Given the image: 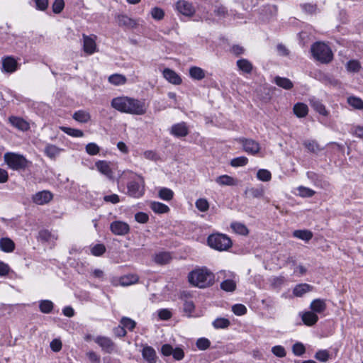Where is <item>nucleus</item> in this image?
<instances>
[{
  "mask_svg": "<svg viewBox=\"0 0 363 363\" xmlns=\"http://www.w3.org/2000/svg\"><path fill=\"white\" fill-rule=\"evenodd\" d=\"M310 308L315 313H323L326 309L325 301L320 298L315 299L311 303Z\"/></svg>",
  "mask_w": 363,
  "mask_h": 363,
  "instance_id": "24",
  "label": "nucleus"
},
{
  "mask_svg": "<svg viewBox=\"0 0 363 363\" xmlns=\"http://www.w3.org/2000/svg\"><path fill=\"white\" fill-rule=\"evenodd\" d=\"M127 184V194L139 199L145 194V181L142 176L135 174Z\"/></svg>",
  "mask_w": 363,
  "mask_h": 363,
  "instance_id": "3",
  "label": "nucleus"
},
{
  "mask_svg": "<svg viewBox=\"0 0 363 363\" xmlns=\"http://www.w3.org/2000/svg\"><path fill=\"white\" fill-rule=\"evenodd\" d=\"M231 228L236 233H238L242 235H246L248 234L247 228L242 223L238 222L232 223L230 225Z\"/></svg>",
  "mask_w": 363,
  "mask_h": 363,
  "instance_id": "40",
  "label": "nucleus"
},
{
  "mask_svg": "<svg viewBox=\"0 0 363 363\" xmlns=\"http://www.w3.org/2000/svg\"><path fill=\"white\" fill-rule=\"evenodd\" d=\"M96 38L95 35L88 36L83 34V49L86 53L91 55L96 52Z\"/></svg>",
  "mask_w": 363,
  "mask_h": 363,
  "instance_id": "14",
  "label": "nucleus"
},
{
  "mask_svg": "<svg viewBox=\"0 0 363 363\" xmlns=\"http://www.w3.org/2000/svg\"><path fill=\"white\" fill-rule=\"evenodd\" d=\"M106 252V247L103 244H96L91 249V252L94 256H101Z\"/></svg>",
  "mask_w": 363,
  "mask_h": 363,
  "instance_id": "58",
  "label": "nucleus"
},
{
  "mask_svg": "<svg viewBox=\"0 0 363 363\" xmlns=\"http://www.w3.org/2000/svg\"><path fill=\"white\" fill-rule=\"evenodd\" d=\"M121 324L125 328H128L129 330L133 331L135 328L136 323L127 317H123L121 320Z\"/></svg>",
  "mask_w": 363,
  "mask_h": 363,
  "instance_id": "50",
  "label": "nucleus"
},
{
  "mask_svg": "<svg viewBox=\"0 0 363 363\" xmlns=\"http://www.w3.org/2000/svg\"><path fill=\"white\" fill-rule=\"evenodd\" d=\"M52 199V194L49 191H42L33 196V201L38 205H44L50 202Z\"/></svg>",
  "mask_w": 363,
  "mask_h": 363,
  "instance_id": "15",
  "label": "nucleus"
},
{
  "mask_svg": "<svg viewBox=\"0 0 363 363\" xmlns=\"http://www.w3.org/2000/svg\"><path fill=\"white\" fill-rule=\"evenodd\" d=\"M60 129L63 131L65 133L67 134L68 135L74 137V138H82L84 136V133L82 130L79 129H75L72 128L65 127V126H60Z\"/></svg>",
  "mask_w": 363,
  "mask_h": 363,
  "instance_id": "39",
  "label": "nucleus"
},
{
  "mask_svg": "<svg viewBox=\"0 0 363 363\" xmlns=\"http://www.w3.org/2000/svg\"><path fill=\"white\" fill-rule=\"evenodd\" d=\"M294 238L308 242L313 238V233L309 230H296L293 232Z\"/></svg>",
  "mask_w": 363,
  "mask_h": 363,
  "instance_id": "27",
  "label": "nucleus"
},
{
  "mask_svg": "<svg viewBox=\"0 0 363 363\" xmlns=\"http://www.w3.org/2000/svg\"><path fill=\"white\" fill-rule=\"evenodd\" d=\"M257 177L262 182H268L272 178L271 172L265 169H259L257 172Z\"/></svg>",
  "mask_w": 363,
  "mask_h": 363,
  "instance_id": "49",
  "label": "nucleus"
},
{
  "mask_svg": "<svg viewBox=\"0 0 363 363\" xmlns=\"http://www.w3.org/2000/svg\"><path fill=\"white\" fill-rule=\"evenodd\" d=\"M292 352L296 356H301L306 352V348L301 342H296L292 347Z\"/></svg>",
  "mask_w": 363,
  "mask_h": 363,
  "instance_id": "56",
  "label": "nucleus"
},
{
  "mask_svg": "<svg viewBox=\"0 0 363 363\" xmlns=\"http://www.w3.org/2000/svg\"><path fill=\"white\" fill-rule=\"evenodd\" d=\"M301 319L305 325L312 326L317 323L318 317L315 313L311 311L304 312L301 315Z\"/></svg>",
  "mask_w": 363,
  "mask_h": 363,
  "instance_id": "22",
  "label": "nucleus"
},
{
  "mask_svg": "<svg viewBox=\"0 0 363 363\" xmlns=\"http://www.w3.org/2000/svg\"><path fill=\"white\" fill-rule=\"evenodd\" d=\"M216 182L221 186H234L236 184L234 178L226 174L217 177Z\"/></svg>",
  "mask_w": 363,
  "mask_h": 363,
  "instance_id": "36",
  "label": "nucleus"
},
{
  "mask_svg": "<svg viewBox=\"0 0 363 363\" xmlns=\"http://www.w3.org/2000/svg\"><path fill=\"white\" fill-rule=\"evenodd\" d=\"M99 147L94 143H90L86 146V151L90 155H96L99 152Z\"/></svg>",
  "mask_w": 363,
  "mask_h": 363,
  "instance_id": "59",
  "label": "nucleus"
},
{
  "mask_svg": "<svg viewBox=\"0 0 363 363\" xmlns=\"http://www.w3.org/2000/svg\"><path fill=\"white\" fill-rule=\"evenodd\" d=\"M163 77L170 83L179 85L182 83V79L179 75L174 70L166 68L163 71Z\"/></svg>",
  "mask_w": 363,
  "mask_h": 363,
  "instance_id": "18",
  "label": "nucleus"
},
{
  "mask_svg": "<svg viewBox=\"0 0 363 363\" xmlns=\"http://www.w3.org/2000/svg\"><path fill=\"white\" fill-rule=\"evenodd\" d=\"M176 9L180 13L186 16H191L196 11L192 4L185 0L179 1L176 4Z\"/></svg>",
  "mask_w": 363,
  "mask_h": 363,
  "instance_id": "13",
  "label": "nucleus"
},
{
  "mask_svg": "<svg viewBox=\"0 0 363 363\" xmlns=\"http://www.w3.org/2000/svg\"><path fill=\"white\" fill-rule=\"evenodd\" d=\"M174 192L168 188H162L159 191V196L164 201H170L173 198Z\"/></svg>",
  "mask_w": 363,
  "mask_h": 363,
  "instance_id": "48",
  "label": "nucleus"
},
{
  "mask_svg": "<svg viewBox=\"0 0 363 363\" xmlns=\"http://www.w3.org/2000/svg\"><path fill=\"white\" fill-rule=\"evenodd\" d=\"M128 113L132 115L142 116L147 110V105L145 100H139L129 97Z\"/></svg>",
  "mask_w": 363,
  "mask_h": 363,
  "instance_id": "6",
  "label": "nucleus"
},
{
  "mask_svg": "<svg viewBox=\"0 0 363 363\" xmlns=\"http://www.w3.org/2000/svg\"><path fill=\"white\" fill-rule=\"evenodd\" d=\"M302 9L308 14L315 13L317 11V6L315 4H304L301 6Z\"/></svg>",
  "mask_w": 363,
  "mask_h": 363,
  "instance_id": "64",
  "label": "nucleus"
},
{
  "mask_svg": "<svg viewBox=\"0 0 363 363\" xmlns=\"http://www.w3.org/2000/svg\"><path fill=\"white\" fill-rule=\"evenodd\" d=\"M62 150V149L54 145L48 144L45 147L44 152L49 158L55 159Z\"/></svg>",
  "mask_w": 363,
  "mask_h": 363,
  "instance_id": "31",
  "label": "nucleus"
},
{
  "mask_svg": "<svg viewBox=\"0 0 363 363\" xmlns=\"http://www.w3.org/2000/svg\"><path fill=\"white\" fill-rule=\"evenodd\" d=\"M347 103L354 108L363 109V101L359 97L350 96L347 98Z\"/></svg>",
  "mask_w": 363,
  "mask_h": 363,
  "instance_id": "46",
  "label": "nucleus"
},
{
  "mask_svg": "<svg viewBox=\"0 0 363 363\" xmlns=\"http://www.w3.org/2000/svg\"><path fill=\"white\" fill-rule=\"evenodd\" d=\"M248 159L246 157L241 156L236 158H234L231 160L230 164L233 167H241L245 166L247 164Z\"/></svg>",
  "mask_w": 363,
  "mask_h": 363,
  "instance_id": "52",
  "label": "nucleus"
},
{
  "mask_svg": "<svg viewBox=\"0 0 363 363\" xmlns=\"http://www.w3.org/2000/svg\"><path fill=\"white\" fill-rule=\"evenodd\" d=\"M171 135L176 138H183L189 135V128L185 122L174 124L169 130Z\"/></svg>",
  "mask_w": 363,
  "mask_h": 363,
  "instance_id": "12",
  "label": "nucleus"
},
{
  "mask_svg": "<svg viewBox=\"0 0 363 363\" xmlns=\"http://www.w3.org/2000/svg\"><path fill=\"white\" fill-rule=\"evenodd\" d=\"M118 23L120 26L133 27L135 22L125 15H119L118 16Z\"/></svg>",
  "mask_w": 363,
  "mask_h": 363,
  "instance_id": "44",
  "label": "nucleus"
},
{
  "mask_svg": "<svg viewBox=\"0 0 363 363\" xmlns=\"http://www.w3.org/2000/svg\"><path fill=\"white\" fill-rule=\"evenodd\" d=\"M127 79L126 77L120 74H113L108 77V82L113 85H123L125 84Z\"/></svg>",
  "mask_w": 363,
  "mask_h": 363,
  "instance_id": "37",
  "label": "nucleus"
},
{
  "mask_svg": "<svg viewBox=\"0 0 363 363\" xmlns=\"http://www.w3.org/2000/svg\"><path fill=\"white\" fill-rule=\"evenodd\" d=\"M361 68L360 63L357 60H350L347 63V69L350 72H357Z\"/></svg>",
  "mask_w": 363,
  "mask_h": 363,
  "instance_id": "57",
  "label": "nucleus"
},
{
  "mask_svg": "<svg viewBox=\"0 0 363 363\" xmlns=\"http://www.w3.org/2000/svg\"><path fill=\"white\" fill-rule=\"evenodd\" d=\"M232 311L237 315H242L247 313V308L242 304H235L232 307Z\"/></svg>",
  "mask_w": 363,
  "mask_h": 363,
  "instance_id": "61",
  "label": "nucleus"
},
{
  "mask_svg": "<svg viewBox=\"0 0 363 363\" xmlns=\"http://www.w3.org/2000/svg\"><path fill=\"white\" fill-rule=\"evenodd\" d=\"M53 306V303L50 300H43L39 304V308L43 313H50L52 311Z\"/></svg>",
  "mask_w": 363,
  "mask_h": 363,
  "instance_id": "42",
  "label": "nucleus"
},
{
  "mask_svg": "<svg viewBox=\"0 0 363 363\" xmlns=\"http://www.w3.org/2000/svg\"><path fill=\"white\" fill-rule=\"evenodd\" d=\"M2 67L4 72L12 73L17 69L18 63L14 58L6 57L3 60Z\"/></svg>",
  "mask_w": 363,
  "mask_h": 363,
  "instance_id": "20",
  "label": "nucleus"
},
{
  "mask_svg": "<svg viewBox=\"0 0 363 363\" xmlns=\"http://www.w3.org/2000/svg\"><path fill=\"white\" fill-rule=\"evenodd\" d=\"M264 189L262 187H250L246 188L245 195L249 199H259L264 196Z\"/></svg>",
  "mask_w": 363,
  "mask_h": 363,
  "instance_id": "21",
  "label": "nucleus"
},
{
  "mask_svg": "<svg viewBox=\"0 0 363 363\" xmlns=\"http://www.w3.org/2000/svg\"><path fill=\"white\" fill-rule=\"evenodd\" d=\"M272 352L278 357H284L286 355L284 347L281 345H276L272 347Z\"/></svg>",
  "mask_w": 363,
  "mask_h": 363,
  "instance_id": "60",
  "label": "nucleus"
},
{
  "mask_svg": "<svg viewBox=\"0 0 363 363\" xmlns=\"http://www.w3.org/2000/svg\"><path fill=\"white\" fill-rule=\"evenodd\" d=\"M152 17L155 20H161L164 18V13L162 9L155 7L151 11Z\"/></svg>",
  "mask_w": 363,
  "mask_h": 363,
  "instance_id": "62",
  "label": "nucleus"
},
{
  "mask_svg": "<svg viewBox=\"0 0 363 363\" xmlns=\"http://www.w3.org/2000/svg\"><path fill=\"white\" fill-rule=\"evenodd\" d=\"M110 230L114 235L123 236L129 233L130 226L125 222L116 220L111 223Z\"/></svg>",
  "mask_w": 363,
  "mask_h": 363,
  "instance_id": "9",
  "label": "nucleus"
},
{
  "mask_svg": "<svg viewBox=\"0 0 363 363\" xmlns=\"http://www.w3.org/2000/svg\"><path fill=\"white\" fill-rule=\"evenodd\" d=\"M138 279L139 277L136 274H127L120 278L119 284L123 286H128L137 283Z\"/></svg>",
  "mask_w": 363,
  "mask_h": 363,
  "instance_id": "28",
  "label": "nucleus"
},
{
  "mask_svg": "<svg viewBox=\"0 0 363 363\" xmlns=\"http://www.w3.org/2000/svg\"><path fill=\"white\" fill-rule=\"evenodd\" d=\"M188 279L191 285L204 289L213 284L215 275L206 267H201L191 271L188 275Z\"/></svg>",
  "mask_w": 363,
  "mask_h": 363,
  "instance_id": "1",
  "label": "nucleus"
},
{
  "mask_svg": "<svg viewBox=\"0 0 363 363\" xmlns=\"http://www.w3.org/2000/svg\"><path fill=\"white\" fill-rule=\"evenodd\" d=\"M5 162L13 170L26 169L30 162L22 155L14 152H6L4 155Z\"/></svg>",
  "mask_w": 363,
  "mask_h": 363,
  "instance_id": "2",
  "label": "nucleus"
},
{
  "mask_svg": "<svg viewBox=\"0 0 363 363\" xmlns=\"http://www.w3.org/2000/svg\"><path fill=\"white\" fill-rule=\"evenodd\" d=\"M207 242L211 248L218 251L227 250L232 246L231 240L227 235L221 233L209 235Z\"/></svg>",
  "mask_w": 363,
  "mask_h": 363,
  "instance_id": "4",
  "label": "nucleus"
},
{
  "mask_svg": "<svg viewBox=\"0 0 363 363\" xmlns=\"http://www.w3.org/2000/svg\"><path fill=\"white\" fill-rule=\"evenodd\" d=\"M304 147L310 152L317 153L321 148L315 140H306L303 142Z\"/></svg>",
  "mask_w": 363,
  "mask_h": 363,
  "instance_id": "43",
  "label": "nucleus"
},
{
  "mask_svg": "<svg viewBox=\"0 0 363 363\" xmlns=\"http://www.w3.org/2000/svg\"><path fill=\"white\" fill-rule=\"evenodd\" d=\"M97 169L107 178L111 179L113 177V171L110 167V164L106 161L99 160L95 164Z\"/></svg>",
  "mask_w": 363,
  "mask_h": 363,
  "instance_id": "16",
  "label": "nucleus"
},
{
  "mask_svg": "<svg viewBox=\"0 0 363 363\" xmlns=\"http://www.w3.org/2000/svg\"><path fill=\"white\" fill-rule=\"evenodd\" d=\"M151 209L157 213H167L169 211V208L160 202H152L150 205Z\"/></svg>",
  "mask_w": 363,
  "mask_h": 363,
  "instance_id": "38",
  "label": "nucleus"
},
{
  "mask_svg": "<svg viewBox=\"0 0 363 363\" xmlns=\"http://www.w3.org/2000/svg\"><path fill=\"white\" fill-rule=\"evenodd\" d=\"M0 247L1 250L10 252L14 250L15 245L11 239L4 238L0 240Z\"/></svg>",
  "mask_w": 363,
  "mask_h": 363,
  "instance_id": "35",
  "label": "nucleus"
},
{
  "mask_svg": "<svg viewBox=\"0 0 363 363\" xmlns=\"http://www.w3.org/2000/svg\"><path fill=\"white\" fill-rule=\"evenodd\" d=\"M172 256L169 252H161L156 254L154 258V261L159 264H166L170 262Z\"/></svg>",
  "mask_w": 363,
  "mask_h": 363,
  "instance_id": "32",
  "label": "nucleus"
},
{
  "mask_svg": "<svg viewBox=\"0 0 363 363\" xmlns=\"http://www.w3.org/2000/svg\"><path fill=\"white\" fill-rule=\"evenodd\" d=\"M315 357L318 361L322 362H325L329 359L330 354L329 352L326 350H318L315 354Z\"/></svg>",
  "mask_w": 363,
  "mask_h": 363,
  "instance_id": "55",
  "label": "nucleus"
},
{
  "mask_svg": "<svg viewBox=\"0 0 363 363\" xmlns=\"http://www.w3.org/2000/svg\"><path fill=\"white\" fill-rule=\"evenodd\" d=\"M196 207L201 212H206L209 208L208 202L205 199H199L196 201Z\"/></svg>",
  "mask_w": 363,
  "mask_h": 363,
  "instance_id": "53",
  "label": "nucleus"
},
{
  "mask_svg": "<svg viewBox=\"0 0 363 363\" xmlns=\"http://www.w3.org/2000/svg\"><path fill=\"white\" fill-rule=\"evenodd\" d=\"M313 288L312 286L308 284H300L294 287L293 294L296 296L301 297L306 293L312 291Z\"/></svg>",
  "mask_w": 363,
  "mask_h": 363,
  "instance_id": "26",
  "label": "nucleus"
},
{
  "mask_svg": "<svg viewBox=\"0 0 363 363\" xmlns=\"http://www.w3.org/2000/svg\"><path fill=\"white\" fill-rule=\"evenodd\" d=\"M274 81L277 86L284 89H291L294 86L292 82L286 77H281L277 76L274 78Z\"/></svg>",
  "mask_w": 363,
  "mask_h": 363,
  "instance_id": "33",
  "label": "nucleus"
},
{
  "mask_svg": "<svg viewBox=\"0 0 363 363\" xmlns=\"http://www.w3.org/2000/svg\"><path fill=\"white\" fill-rule=\"evenodd\" d=\"M161 352L164 356L172 355L174 359L179 361L182 360L184 357V352L180 347H176L175 349L169 344H165L162 346Z\"/></svg>",
  "mask_w": 363,
  "mask_h": 363,
  "instance_id": "10",
  "label": "nucleus"
},
{
  "mask_svg": "<svg viewBox=\"0 0 363 363\" xmlns=\"http://www.w3.org/2000/svg\"><path fill=\"white\" fill-rule=\"evenodd\" d=\"M313 56L322 63H328L333 59L330 48L323 43H315L311 47Z\"/></svg>",
  "mask_w": 363,
  "mask_h": 363,
  "instance_id": "5",
  "label": "nucleus"
},
{
  "mask_svg": "<svg viewBox=\"0 0 363 363\" xmlns=\"http://www.w3.org/2000/svg\"><path fill=\"white\" fill-rule=\"evenodd\" d=\"M311 106L320 114L326 116L328 114V112L325 109V106L317 99L315 97L311 98L309 99Z\"/></svg>",
  "mask_w": 363,
  "mask_h": 363,
  "instance_id": "23",
  "label": "nucleus"
},
{
  "mask_svg": "<svg viewBox=\"0 0 363 363\" xmlns=\"http://www.w3.org/2000/svg\"><path fill=\"white\" fill-rule=\"evenodd\" d=\"M128 103L129 97L118 96L112 99L111 106L120 112L128 113Z\"/></svg>",
  "mask_w": 363,
  "mask_h": 363,
  "instance_id": "11",
  "label": "nucleus"
},
{
  "mask_svg": "<svg viewBox=\"0 0 363 363\" xmlns=\"http://www.w3.org/2000/svg\"><path fill=\"white\" fill-rule=\"evenodd\" d=\"M239 70L245 74H250L253 69L252 64L247 59L242 58L236 62Z\"/></svg>",
  "mask_w": 363,
  "mask_h": 363,
  "instance_id": "25",
  "label": "nucleus"
},
{
  "mask_svg": "<svg viewBox=\"0 0 363 363\" xmlns=\"http://www.w3.org/2000/svg\"><path fill=\"white\" fill-rule=\"evenodd\" d=\"M297 190L298 195L303 198L312 197L315 194V191L313 189L303 186L298 187Z\"/></svg>",
  "mask_w": 363,
  "mask_h": 363,
  "instance_id": "47",
  "label": "nucleus"
},
{
  "mask_svg": "<svg viewBox=\"0 0 363 363\" xmlns=\"http://www.w3.org/2000/svg\"><path fill=\"white\" fill-rule=\"evenodd\" d=\"M9 121L13 127L23 131L27 130L30 128L28 123L20 117L11 116L9 118Z\"/></svg>",
  "mask_w": 363,
  "mask_h": 363,
  "instance_id": "19",
  "label": "nucleus"
},
{
  "mask_svg": "<svg viewBox=\"0 0 363 363\" xmlns=\"http://www.w3.org/2000/svg\"><path fill=\"white\" fill-rule=\"evenodd\" d=\"M230 324V320L225 318H218L213 322V325L216 329L227 328Z\"/></svg>",
  "mask_w": 363,
  "mask_h": 363,
  "instance_id": "45",
  "label": "nucleus"
},
{
  "mask_svg": "<svg viewBox=\"0 0 363 363\" xmlns=\"http://www.w3.org/2000/svg\"><path fill=\"white\" fill-rule=\"evenodd\" d=\"M220 289L227 292H233L236 289V283L232 279H226L220 283Z\"/></svg>",
  "mask_w": 363,
  "mask_h": 363,
  "instance_id": "41",
  "label": "nucleus"
},
{
  "mask_svg": "<svg viewBox=\"0 0 363 363\" xmlns=\"http://www.w3.org/2000/svg\"><path fill=\"white\" fill-rule=\"evenodd\" d=\"M213 13L216 16L225 18L228 15V11L226 7L223 5L215 6Z\"/></svg>",
  "mask_w": 363,
  "mask_h": 363,
  "instance_id": "51",
  "label": "nucleus"
},
{
  "mask_svg": "<svg viewBox=\"0 0 363 363\" xmlns=\"http://www.w3.org/2000/svg\"><path fill=\"white\" fill-rule=\"evenodd\" d=\"M294 113L298 118L305 117L308 112L307 105L303 103H297L294 106Z\"/></svg>",
  "mask_w": 363,
  "mask_h": 363,
  "instance_id": "30",
  "label": "nucleus"
},
{
  "mask_svg": "<svg viewBox=\"0 0 363 363\" xmlns=\"http://www.w3.org/2000/svg\"><path fill=\"white\" fill-rule=\"evenodd\" d=\"M72 118L79 123H87L91 119V116L89 112L84 110H79L74 113Z\"/></svg>",
  "mask_w": 363,
  "mask_h": 363,
  "instance_id": "29",
  "label": "nucleus"
},
{
  "mask_svg": "<svg viewBox=\"0 0 363 363\" xmlns=\"http://www.w3.org/2000/svg\"><path fill=\"white\" fill-rule=\"evenodd\" d=\"M196 345L200 350H205L210 347L211 342L207 338L201 337L197 340Z\"/></svg>",
  "mask_w": 363,
  "mask_h": 363,
  "instance_id": "54",
  "label": "nucleus"
},
{
  "mask_svg": "<svg viewBox=\"0 0 363 363\" xmlns=\"http://www.w3.org/2000/svg\"><path fill=\"white\" fill-rule=\"evenodd\" d=\"M94 342L99 345L104 352L111 354L116 352V345L113 341L106 336H97L94 338Z\"/></svg>",
  "mask_w": 363,
  "mask_h": 363,
  "instance_id": "8",
  "label": "nucleus"
},
{
  "mask_svg": "<svg viewBox=\"0 0 363 363\" xmlns=\"http://www.w3.org/2000/svg\"><path fill=\"white\" fill-rule=\"evenodd\" d=\"M142 356L148 363H156L157 354L153 347L145 345L142 350Z\"/></svg>",
  "mask_w": 363,
  "mask_h": 363,
  "instance_id": "17",
  "label": "nucleus"
},
{
  "mask_svg": "<svg viewBox=\"0 0 363 363\" xmlns=\"http://www.w3.org/2000/svg\"><path fill=\"white\" fill-rule=\"evenodd\" d=\"M65 7L63 0H55L52 4V11L55 13H60Z\"/></svg>",
  "mask_w": 363,
  "mask_h": 363,
  "instance_id": "63",
  "label": "nucleus"
},
{
  "mask_svg": "<svg viewBox=\"0 0 363 363\" xmlns=\"http://www.w3.org/2000/svg\"><path fill=\"white\" fill-rule=\"evenodd\" d=\"M189 75L196 80H201L206 77L205 71L201 67L196 66L191 67L189 69Z\"/></svg>",
  "mask_w": 363,
  "mask_h": 363,
  "instance_id": "34",
  "label": "nucleus"
},
{
  "mask_svg": "<svg viewBox=\"0 0 363 363\" xmlns=\"http://www.w3.org/2000/svg\"><path fill=\"white\" fill-rule=\"evenodd\" d=\"M238 141L242 145L245 152L247 154L255 155L260 150V145L258 142L253 139L240 138Z\"/></svg>",
  "mask_w": 363,
  "mask_h": 363,
  "instance_id": "7",
  "label": "nucleus"
}]
</instances>
